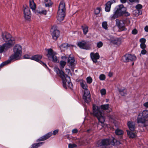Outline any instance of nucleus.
Returning a JSON list of instances; mask_svg holds the SVG:
<instances>
[{
	"mask_svg": "<svg viewBox=\"0 0 148 148\" xmlns=\"http://www.w3.org/2000/svg\"><path fill=\"white\" fill-rule=\"evenodd\" d=\"M137 0H129V1L130 2L132 3L136 1Z\"/></svg>",
	"mask_w": 148,
	"mask_h": 148,
	"instance_id": "59",
	"label": "nucleus"
},
{
	"mask_svg": "<svg viewBox=\"0 0 148 148\" xmlns=\"http://www.w3.org/2000/svg\"><path fill=\"white\" fill-rule=\"evenodd\" d=\"M29 6L30 8L32 10H34L36 8V5L34 0H29Z\"/></svg>",
	"mask_w": 148,
	"mask_h": 148,
	"instance_id": "25",
	"label": "nucleus"
},
{
	"mask_svg": "<svg viewBox=\"0 0 148 148\" xmlns=\"http://www.w3.org/2000/svg\"><path fill=\"white\" fill-rule=\"evenodd\" d=\"M127 125L129 129L131 131H134L135 129V123L129 121L127 123Z\"/></svg>",
	"mask_w": 148,
	"mask_h": 148,
	"instance_id": "22",
	"label": "nucleus"
},
{
	"mask_svg": "<svg viewBox=\"0 0 148 148\" xmlns=\"http://www.w3.org/2000/svg\"><path fill=\"white\" fill-rule=\"evenodd\" d=\"M11 47V46L5 43H4L1 45H0V53L6 51Z\"/></svg>",
	"mask_w": 148,
	"mask_h": 148,
	"instance_id": "18",
	"label": "nucleus"
},
{
	"mask_svg": "<svg viewBox=\"0 0 148 148\" xmlns=\"http://www.w3.org/2000/svg\"><path fill=\"white\" fill-rule=\"evenodd\" d=\"M81 27L83 30L84 34L85 35H86L88 31V26L85 25H82Z\"/></svg>",
	"mask_w": 148,
	"mask_h": 148,
	"instance_id": "24",
	"label": "nucleus"
},
{
	"mask_svg": "<svg viewBox=\"0 0 148 148\" xmlns=\"http://www.w3.org/2000/svg\"><path fill=\"white\" fill-rule=\"evenodd\" d=\"M120 94L122 96H124L126 94V90L124 88L119 89Z\"/></svg>",
	"mask_w": 148,
	"mask_h": 148,
	"instance_id": "28",
	"label": "nucleus"
},
{
	"mask_svg": "<svg viewBox=\"0 0 148 148\" xmlns=\"http://www.w3.org/2000/svg\"><path fill=\"white\" fill-rule=\"evenodd\" d=\"M138 32L137 30V29H133L132 31V34H136Z\"/></svg>",
	"mask_w": 148,
	"mask_h": 148,
	"instance_id": "48",
	"label": "nucleus"
},
{
	"mask_svg": "<svg viewBox=\"0 0 148 148\" xmlns=\"http://www.w3.org/2000/svg\"><path fill=\"white\" fill-rule=\"evenodd\" d=\"M116 8V10L114 13V15L115 16H121L124 15L125 16H128L130 14L126 11L127 9L122 4H121L117 6Z\"/></svg>",
	"mask_w": 148,
	"mask_h": 148,
	"instance_id": "6",
	"label": "nucleus"
},
{
	"mask_svg": "<svg viewBox=\"0 0 148 148\" xmlns=\"http://www.w3.org/2000/svg\"><path fill=\"white\" fill-rule=\"evenodd\" d=\"M101 8H97L96 9L95 11L94 12L96 14H98L100 12Z\"/></svg>",
	"mask_w": 148,
	"mask_h": 148,
	"instance_id": "39",
	"label": "nucleus"
},
{
	"mask_svg": "<svg viewBox=\"0 0 148 148\" xmlns=\"http://www.w3.org/2000/svg\"><path fill=\"white\" fill-rule=\"evenodd\" d=\"M127 135L129 136L130 138H133L135 137L136 134L128 130H127Z\"/></svg>",
	"mask_w": 148,
	"mask_h": 148,
	"instance_id": "31",
	"label": "nucleus"
},
{
	"mask_svg": "<svg viewBox=\"0 0 148 148\" xmlns=\"http://www.w3.org/2000/svg\"><path fill=\"white\" fill-rule=\"evenodd\" d=\"M121 38L112 37V43L116 47L119 46L121 44Z\"/></svg>",
	"mask_w": 148,
	"mask_h": 148,
	"instance_id": "15",
	"label": "nucleus"
},
{
	"mask_svg": "<svg viewBox=\"0 0 148 148\" xmlns=\"http://www.w3.org/2000/svg\"><path fill=\"white\" fill-rule=\"evenodd\" d=\"M44 142H42L33 144L32 145L31 148H37L42 145L44 144Z\"/></svg>",
	"mask_w": 148,
	"mask_h": 148,
	"instance_id": "27",
	"label": "nucleus"
},
{
	"mask_svg": "<svg viewBox=\"0 0 148 148\" xmlns=\"http://www.w3.org/2000/svg\"><path fill=\"white\" fill-rule=\"evenodd\" d=\"M54 70L57 74L62 79L63 87L66 89L67 88V86L70 89L72 88L73 86L72 83L70 82V77L65 74L63 71L60 70L58 68L55 67L54 69Z\"/></svg>",
	"mask_w": 148,
	"mask_h": 148,
	"instance_id": "2",
	"label": "nucleus"
},
{
	"mask_svg": "<svg viewBox=\"0 0 148 148\" xmlns=\"http://www.w3.org/2000/svg\"><path fill=\"white\" fill-rule=\"evenodd\" d=\"M136 57L134 55L126 54L122 57V60L124 62H127L130 61H134L136 60Z\"/></svg>",
	"mask_w": 148,
	"mask_h": 148,
	"instance_id": "9",
	"label": "nucleus"
},
{
	"mask_svg": "<svg viewBox=\"0 0 148 148\" xmlns=\"http://www.w3.org/2000/svg\"><path fill=\"white\" fill-rule=\"evenodd\" d=\"M75 60L73 57H69L68 60V63L69 66H71L72 68L73 67L75 66Z\"/></svg>",
	"mask_w": 148,
	"mask_h": 148,
	"instance_id": "21",
	"label": "nucleus"
},
{
	"mask_svg": "<svg viewBox=\"0 0 148 148\" xmlns=\"http://www.w3.org/2000/svg\"><path fill=\"white\" fill-rule=\"evenodd\" d=\"M112 123V122H113V123L114 124V125H116V120H114L112 119V121H111Z\"/></svg>",
	"mask_w": 148,
	"mask_h": 148,
	"instance_id": "53",
	"label": "nucleus"
},
{
	"mask_svg": "<svg viewBox=\"0 0 148 148\" xmlns=\"http://www.w3.org/2000/svg\"><path fill=\"white\" fill-rule=\"evenodd\" d=\"M52 133L51 132H50L45 135L42 136L37 140V141H40L45 140L47 139L52 136Z\"/></svg>",
	"mask_w": 148,
	"mask_h": 148,
	"instance_id": "20",
	"label": "nucleus"
},
{
	"mask_svg": "<svg viewBox=\"0 0 148 148\" xmlns=\"http://www.w3.org/2000/svg\"><path fill=\"white\" fill-rule=\"evenodd\" d=\"M45 4L46 7H49L52 4V3L50 0H46L45 1Z\"/></svg>",
	"mask_w": 148,
	"mask_h": 148,
	"instance_id": "34",
	"label": "nucleus"
},
{
	"mask_svg": "<svg viewBox=\"0 0 148 148\" xmlns=\"http://www.w3.org/2000/svg\"><path fill=\"white\" fill-rule=\"evenodd\" d=\"M66 8L65 4L63 1H61L59 5L58 10V11L57 19L60 21H62L65 15Z\"/></svg>",
	"mask_w": 148,
	"mask_h": 148,
	"instance_id": "5",
	"label": "nucleus"
},
{
	"mask_svg": "<svg viewBox=\"0 0 148 148\" xmlns=\"http://www.w3.org/2000/svg\"><path fill=\"white\" fill-rule=\"evenodd\" d=\"M86 80L87 83L89 84H91L92 81V78L90 77H87Z\"/></svg>",
	"mask_w": 148,
	"mask_h": 148,
	"instance_id": "37",
	"label": "nucleus"
},
{
	"mask_svg": "<svg viewBox=\"0 0 148 148\" xmlns=\"http://www.w3.org/2000/svg\"><path fill=\"white\" fill-rule=\"evenodd\" d=\"M24 14L26 19L29 20L30 19L31 14L29 9L28 7H26L24 8Z\"/></svg>",
	"mask_w": 148,
	"mask_h": 148,
	"instance_id": "16",
	"label": "nucleus"
},
{
	"mask_svg": "<svg viewBox=\"0 0 148 148\" xmlns=\"http://www.w3.org/2000/svg\"><path fill=\"white\" fill-rule=\"evenodd\" d=\"M24 58L26 59H29L30 58L29 57V56L28 55H25L24 56Z\"/></svg>",
	"mask_w": 148,
	"mask_h": 148,
	"instance_id": "57",
	"label": "nucleus"
},
{
	"mask_svg": "<svg viewBox=\"0 0 148 148\" xmlns=\"http://www.w3.org/2000/svg\"><path fill=\"white\" fill-rule=\"evenodd\" d=\"M110 140L109 139H104L99 140L97 142L98 146L100 148H106L110 144Z\"/></svg>",
	"mask_w": 148,
	"mask_h": 148,
	"instance_id": "8",
	"label": "nucleus"
},
{
	"mask_svg": "<svg viewBox=\"0 0 148 148\" xmlns=\"http://www.w3.org/2000/svg\"><path fill=\"white\" fill-rule=\"evenodd\" d=\"M42 58V56L41 55H37L32 56L30 58V59L37 62H39L40 64H42L44 66H47V65L45 63L40 60Z\"/></svg>",
	"mask_w": 148,
	"mask_h": 148,
	"instance_id": "14",
	"label": "nucleus"
},
{
	"mask_svg": "<svg viewBox=\"0 0 148 148\" xmlns=\"http://www.w3.org/2000/svg\"><path fill=\"white\" fill-rule=\"evenodd\" d=\"M64 136H66V137L67 138H68L69 137V135H66Z\"/></svg>",
	"mask_w": 148,
	"mask_h": 148,
	"instance_id": "64",
	"label": "nucleus"
},
{
	"mask_svg": "<svg viewBox=\"0 0 148 148\" xmlns=\"http://www.w3.org/2000/svg\"><path fill=\"white\" fill-rule=\"evenodd\" d=\"M108 76L110 77H111V73H110V72L108 74Z\"/></svg>",
	"mask_w": 148,
	"mask_h": 148,
	"instance_id": "62",
	"label": "nucleus"
},
{
	"mask_svg": "<svg viewBox=\"0 0 148 148\" xmlns=\"http://www.w3.org/2000/svg\"><path fill=\"white\" fill-rule=\"evenodd\" d=\"M109 104L103 105L100 107L93 104V114L94 116L96 117L99 121L101 123H103L105 121L104 114L103 110L108 109L109 108Z\"/></svg>",
	"mask_w": 148,
	"mask_h": 148,
	"instance_id": "1",
	"label": "nucleus"
},
{
	"mask_svg": "<svg viewBox=\"0 0 148 148\" xmlns=\"http://www.w3.org/2000/svg\"><path fill=\"white\" fill-rule=\"evenodd\" d=\"M144 106L146 108H148V102H146L144 103Z\"/></svg>",
	"mask_w": 148,
	"mask_h": 148,
	"instance_id": "56",
	"label": "nucleus"
},
{
	"mask_svg": "<svg viewBox=\"0 0 148 148\" xmlns=\"http://www.w3.org/2000/svg\"><path fill=\"white\" fill-rule=\"evenodd\" d=\"M12 61L10 59V58H9L8 60L0 64V68H2L5 65L10 63Z\"/></svg>",
	"mask_w": 148,
	"mask_h": 148,
	"instance_id": "29",
	"label": "nucleus"
},
{
	"mask_svg": "<svg viewBox=\"0 0 148 148\" xmlns=\"http://www.w3.org/2000/svg\"><path fill=\"white\" fill-rule=\"evenodd\" d=\"M115 1L114 0H112V3H115Z\"/></svg>",
	"mask_w": 148,
	"mask_h": 148,
	"instance_id": "63",
	"label": "nucleus"
},
{
	"mask_svg": "<svg viewBox=\"0 0 148 148\" xmlns=\"http://www.w3.org/2000/svg\"><path fill=\"white\" fill-rule=\"evenodd\" d=\"M140 47L143 49H145L146 47V45L145 43L140 44Z\"/></svg>",
	"mask_w": 148,
	"mask_h": 148,
	"instance_id": "47",
	"label": "nucleus"
},
{
	"mask_svg": "<svg viewBox=\"0 0 148 148\" xmlns=\"http://www.w3.org/2000/svg\"><path fill=\"white\" fill-rule=\"evenodd\" d=\"M14 53L9 58L12 61H14L19 59L22 55V48L18 45H15L13 49Z\"/></svg>",
	"mask_w": 148,
	"mask_h": 148,
	"instance_id": "3",
	"label": "nucleus"
},
{
	"mask_svg": "<svg viewBox=\"0 0 148 148\" xmlns=\"http://www.w3.org/2000/svg\"><path fill=\"white\" fill-rule=\"evenodd\" d=\"M66 64V62L63 61H61L60 62V68L61 69H63Z\"/></svg>",
	"mask_w": 148,
	"mask_h": 148,
	"instance_id": "36",
	"label": "nucleus"
},
{
	"mask_svg": "<svg viewBox=\"0 0 148 148\" xmlns=\"http://www.w3.org/2000/svg\"><path fill=\"white\" fill-rule=\"evenodd\" d=\"M83 98L86 103H88L90 101V91L88 90H85Z\"/></svg>",
	"mask_w": 148,
	"mask_h": 148,
	"instance_id": "13",
	"label": "nucleus"
},
{
	"mask_svg": "<svg viewBox=\"0 0 148 148\" xmlns=\"http://www.w3.org/2000/svg\"><path fill=\"white\" fill-rule=\"evenodd\" d=\"M120 1L122 3H125L126 2L127 0H120Z\"/></svg>",
	"mask_w": 148,
	"mask_h": 148,
	"instance_id": "58",
	"label": "nucleus"
},
{
	"mask_svg": "<svg viewBox=\"0 0 148 148\" xmlns=\"http://www.w3.org/2000/svg\"><path fill=\"white\" fill-rule=\"evenodd\" d=\"M103 45V43L101 41H99L98 42L97 44V46L98 48L101 47Z\"/></svg>",
	"mask_w": 148,
	"mask_h": 148,
	"instance_id": "41",
	"label": "nucleus"
},
{
	"mask_svg": "<svg viewBox=\"0 0 148 148\" xmlns=\"http://www.w3.org/2000/svg\"><path fill=\"white\" fill-rule=\"evenodd\" d=\"M78 132V130L76 129H73L72 131L73 133H76Z\"/></svg>",
	"mask_w": 148,
	"mask_h": 148,
	"instance_id": "52",
	"label": "nucleus"
},
{
	"mask_svg": "<svg viewBox=\"0 0 148 148\" xmlns=\"http://www.w3.org/2000/svg\"><path fill=\"white\" fill-rule=\"evenodd\" d=\"M68 44L66 43H64L61 45L60 46V49L62 50H64L67 48L68 47Z\"/></svg>",
	"mask_w": 148,
	"mask_h": 148,
	"instance_id": "35",
	"label": "nucleus"
},
{
	"mask_svg": "<svg viewBox=\"0 0 148 148\" xmlns=\"http://www.w3.org/2000/svg\"><path fill=\"white\" fill-rule=\"evenodd\" d=\"M90 57L93 61L95 63L97 62V60L100 57L99 55L97 53H91Z\"/></svg>",
	"mask_w": 148,
	"mask_h": 148,
	"instance_id": "19",
	"label": "nucleus"
},
{
	"mask_svg": "<svg viewBox=\"0 0 148 148\" xmlns=\"http://www.w3.org/2000/svg\"><path fill=\"white\" fill-rule=\"evenodd\" d=\"M140 114L137 118V122L138 123H141L142 126L146 127L148 126V120L145 119Z\"/></svg>",
	"mask_w": 148,
	"mask_h": 148,
	"instance_id": "11",
	"label": "nucleus"
},
{
	"mask_svg": "<svg viewBox=\"0 0 148 148\" xmlns=\"http://www.w3.org/2000/svg\"><path fill=\"white\" fill-rule=\"evenodd\" d=\"M80 85L85 90H88L87 89V85L85 82H80Z\"/></svg>",
	"mask_w": 148,
	"mask_h": 148,
	"instance_id": "30",
	"label": "nucleus"
},
{
	"mask_svg": "<svg viewBox=\"0 0 148 148\" xmlns=\"http://www.w3.org/2000/svg\"><path fill=\"white\" fill-rule=\"evenodd\" d=\"M147 53V51L145 49H143L141 52V53L143 55Z\"/></svg>",
	"mask_w": 148,
	"mask_h": 148,
	"instance_id": "49",
	"label": "nucleus"
},
{
	"mask_svg": "<svg viewBox=\"0 0 148 148\" xmlns=\"http://www.w3.org/2000/svg\"><path fill=\"white\" fill-rule=\"evenodd\" d=\"M40 12L39 14L44 15H46L47 12V11L44 9L42 10V11H41Z\"/></svg>",
	"mask_w": 148,
	"mask_h": 148,
	"instance_id": "42",
	"label": "nucleus"
},
{
	"mask_svg": "<svg viewBox=\"0 0 148 148\" xmlns=\"http://www.w3.org/2000/svg\"><path fill=\"white\" fill-rule=\"evenodd\" d=\"M100 92L102 95H105L106 93V90L104 89H102L101 90Z\"/></svg>",
	"mask_w": 148,
	"mask_h": 148,
	"instance_id": "45",
	"label": "nucleus"
},
{
	"mask_svg": "<svg viewBox=\"0 0 148 148\" xmlns=\"http://www.w3.org/2000/svg\"><path fill=\"white\" fill-rule=\"evenodd\" d=\"M139 41L141 43L140 44L145 43L146 41V40L145 38H142L140 39Z\"/></svg>",
	"mask_w": 148,
	"mask_h": 148,
	"instance_id": "44",
	"label": "nucleus"
},
{
	"mask_svg": "<svg viewBox=\"0 0 148 148\" xmlns=\"http://www.w3.org/2000/svg\"><path fill=\"white\" fill-rule=\"evenodd\" d=\"M62 58L64 60H65L66 59V58L64 56H63L62 57Z\"/></svg>",
	"mask_w": 148,
	"mask_h": 148,
	"instance_id": "61",
	"label": "nucleus"
},
{
	"mask_svg": "<svg viewBox=\"0 0 148 148\" xmlns=\"http://www.w3.org/2000/svg\"><path fill=\"white\" fill-rule=\"evenodd\" d=\"M77 147V145L75 144H69L68 145L69 148H74Z\"/></svg>",
	"mask_w": 148,
	"mask_h": 148,
	"instance_id": "40",
	"label": "nucleus"
},
{
	"mask_svg": "<svg viewBox=\"0 0 148 148\" xmlns=\"http://www.w3.org/2000/svg\"><path fill=\"white\" fill-rule=\"evenodd\" d=\"M1 38L7 45L12 47L15 43L14 38L9 33L5 32L2 33Z\"/></svg>",
	"mask_w": 148,
	"mask_h": 148,
	"instance_id": "4",
	"label": "nucleus"
},
{
	"mask_svg": "<svg viewBox=\"0 0 148 148\" xmlns=\"http://www.w3.org/2000/svg\"><path fill=\"white\" fill-rule=\"evenodd\" d=\"M51 35L53 38L54 40H56L59 37L60 32L57 29L55 26H52L50 30Z\"/></svg>",
	"mask_w": 148,
	"mask_h": 148,
	"instance_id": "10",
	"label": "nucleus"
},
{
	"mask_svg": "<svg viewBox=\"0 0 148 148\" xmlns=\"http://www.w3.org/2000/svg\"><path fill=\"white\" fill-rule=\"evenodd\" d=\"M140 114L145 118L148 119V110H144L142 113Z\"/></svg>",
	"mask_w": 148,
	"mask_h": 148,
	"instance_id": "32",
	"label": "nucleus"
},
{
	"mask_svg": "<svg viewBox=\"0 0 148 148\" xmlns=\"http://www.w3.org/2000/svg\"><path fill=\"white\" fill-rule=\"evenodd\" d=\"M58 132V130H55L53 132L52 134H53V135H55Z\"/></svg>",
	"mask_w": 148,
	"mask_h": 148,
	"instance_id": "50",
	"label": "nucleus"
},
{
	"mask_svg": "<svg viewBox=\"0 0 148 148\" xmlns=\"http://www.w3.org/2000/svg\"><path fill=\"white\" fill-rule=\"evenodd\" d=\"M144 30L145 32H148V26L146 25L144 28Z\"/></svg>",
	"mask_w": 148,
	"mask_h": 148,
	"instance_id": "54",
	"label": "nucleus"
},
{
	"mask_svg": "<svg viewBox=\"0 0 148 148\" xmlns=\"http://www.w3.org/2000/svg\"><path fill=\"white\" fill-rule=\"evenodd\" d=\"M120 144V143L119 140L114 138H112V145L115 146H117Z\"/></svg>",
	"mask_w": 148,
	"mask_h": 148,
	"instance_id": "26",
	"label": "nucleus"
},
{
	"mask_svg": "<svg viewBox=\"0 0 148 148\" xmlns=\"http://www.w3.org/2000/svg\"><path fill=\"white\" fill-rule=\"evenodd\" d=\"M106 38L107 39V40H109L110 41V42H111V38L110 37L109 38H108V37H107Z\"/></svg>",
	"mask_w": 148,
	"mask_h": 148,
	"instance_id": "60",
	"label": "nucleus"
},
{
	"mask_svg": "<svg viewBox=\"0 0 148 148\" xmlns=\"http://www.w3.org/2000/svg\"><path fill=\"white\" fill-rule=\"evenodd\" d=\"M44 8H39L37 10V12L39 14H40V12H41V11H42Z\"/></svg>",
	"mask_w": 148,
	"mask_h": 148,
	"instance_id": "51",
	"label": "nucleus"
},
{
	"mask_svg": "<svg viewBox=\"0 0 148 148\" xmlns=\"http://www.w3.org/2000/svg\"><path fill=\"white\" fill-rule=\"evenodd\" d=\"M65 70H66V73H68V74H69L70 73L71 74V73H70V69H66Z\"/></svg>",
	"mask_w": 148,
	"mask_h": 148,
	"instance_id": "55",
	"label": "nucleus"
},
{
	"mask_svg": "<svg viewBox=\"0 0 148 148\" xmlns=\"http://www.w3.org/2000/svg\"><path fill=\"white\" fill-rule=\"evenodd\" d=\"M103 27L106 30H108L107 23L106 22H103L102 23Z\"/></svg>",
	"mask_w": 148,
	"mask_h": 148,
	"instance_id": "38",
	"label": "nucleus"
},
{
	"mask_svg": "<svg viewBox=\"0 0 148 148\" xmlns=\"http://www.w3.org/2000/svg\"><path fill=\"white\" fill-rule=\"evenodd\" d=\"M111 6V1H109L106 4L105 10L106 12H109L110 11Z\"/></svg>",
	"mask_w": 148,
	"mask_h": 148,
	"instance_id": "23",
	"label": "nucleus"
},
{
	"mask_svg": "<svg viewBox=\"0 0 148 148\" xmlns=\"http://www.w3.org/2000/svg\"><path fill=\"white\" fill-rule=\"evenodd\" d=\"M115 133L117 135H121L123 134V132L121 130L117 129L115 130Z\"/></svg>",
	"mask_w": 148,
	"mask_h": 148,
	"instance_id": "33",
	"label": "nucleus"
},
{
	"mask_svg": "<svg viewBox=\"0 0 148 148\" xmlns=\"http://www.w3.org/2000/svg\"><path fill=\"white\" fill-rule=\"evenodd\" d=\"M45 50L47 52V56L48 59L54 62H56L58 61V59L56 56V52L54 51L51 49H45Z\"/></svg>",
	"mask_w": 148,
	"mask_h": 148,
	"instance_id": "7",
	"label": "nucleus"
},
{
	"mask_svg": "<svg viewBox=\"0 0 148 148\" xmlns=\"http://www.w3.org/2000/svg\"><path fill=\"white\" fill-rule=\"evenodd\" d=\"M77 45L81 48L86 50H89L90 48V45L88 44L87 42L84 41L78 42Z\"/></svg>",
	"mask_w": 148,
	"mask_h": 148,
	"instance_id": "12",
	"label": "nucleus"
},
{
	"mask_svg": "<svg viewBox=\"0 0 148 148\" xmlns=\"http://www.w3.org/2000/svg\"><path fill=\"white\" fill-rule=\"evenodd\" d=\"M99 77L100 80H103L105 79V76L104 74H102L100 75Z\"/></svg>",
	"mask_w": 148,
	"mask_h": 148,
	"instance_id": "43",
	"label": "nucleus"
},
{
	"mask_svg": "<svg viewBox=\"0 0 148 148\" xmlns=\"http://www.w3.org/2000/svg\"><path fill=\"white\" fill-rule=\"evenodd\" d=\"M135 8L137 10H140L142 8V6L140 4H138L136 5Z\"/></svg>",
	"mask_w": 148,
	"mask_h": 148,
	"instance_id": "46",
	"label": "nucleus"
},
{
	"mask_svg": "<svg viewBox=\"0 0 148 148\" xmlns=\"http://www.w3.org/2000/svg\"><path fill=\"white\" fill-rule=\"evenodd\" d=\"M116 24L118 27L122 30H125V25L123 21H120L118 19L116 20Z\"/></svg>",
	"mask_w": 148,
	"mask_h": 148,
	"instance_id": "17",
	"label": "nucleus"
}]
</instances>
